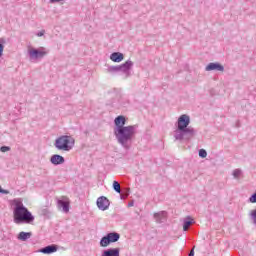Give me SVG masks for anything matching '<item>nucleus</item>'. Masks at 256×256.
I'll return each mask as SVG.
<instances>
[{"mask_svg": "<svg viewBox=\"0 0 256 256\" xmlns=\"http://www.w3.org/2000/svg\"><path fill=\"white\" fill-rule=\"evenodd\" d=\"M189 125H191V117L187 114H182L176 122L175 141H191L193 139L197 132L195 128Z\"/></svg>", "mask_w": 256, "mask_h": 256, "instance_id": "f257e3e1", "label": "nucleus"}, {"mask_svg": "<svg viewBox=\"0 0 256 256\" xmlns=\"http://www.w3.org/2000/svg\"><path fill=\"white\" fill-rule=\"evenodd\" d=\"M13 221L16 225H24L33 223L35 216L23 205V202L19 199L13 200Z\"/></svg>", "mask_w": 256, "mask_h": 256, "instance_id": "f03ea898", "label": "nucleus"}, {"mask_svg": "<svg viewBox=\"0 0 256 256\" xmlns=\"http://www.w3.org/2000/svg\"><path fill=\"white\" fill-rule=\"evenodd\" d=\"M137 133V125H129L126 128H121L120 130H114V135L119 143L124 149H131L133 139Z\"/></svg>", "mask_w": 256, "mask_h": 256, "instance_id": "7ed1b4c3", "label": "nucleus"}, {"mask_svg": "<svg viewBox=\"0 0 256 256\" xmlns=\"http://www.w3.org/2000/svg\"><path fill=\"white\" fill-rule=\"evenodd\" d=\"M131 69H133V61L127 60L125 63L120 65L108 66L106 71L107 73H110V75H116V73H123L125 75L124 79H128V77H131Z\"/></svg>", "mask_w": 256, "mask_h": 256, "instance_id": "20e7f679", "label": "nucleus"}, {"mask_svg": "<svg viewBox=\"0 0 256 256\" xmlns=\"http://www.w3.org/2000/svg\"><path fill=\"white\" fill-rule=\"evenodd\" d=\"M54 147L58 151H71L75 147V138L69 135L60 136L55 140Z\"/></svg>", "mask_w": 256, "mask_h": 256, "instance_id": "39448f33", "label": "nucleus"}, {"mask_svg": "<svg viewBox=\"0 0 256 256\" xmlns=\"http://www.w3.org/2000/svg\"><path fill=\"white\" fill-rule=\"evenodd\" d=\"M121 239V234L117 232L107 233L100 239V247H109L111 243H117Z\"/></svg>", "mask_w": 256, "mask_h": 256, "instance_id": "423d86ee", "label": "nucleus"}, {"mask_svg": "<svg viewBox=\"0 0 256 256\" xmlns=\"http://www.w3.org/2000/svg\"><path fill=\"white\" fill-rule=\"evenodd\" d=\"M49 54V50L45 47L40 48H31L28 50V55L30 58V61H33V59H43V57L47 56Z\"/></svg>", "mask_w": 256, "mask_h": 256, "instance_id": "0eeeda50", "label": "nucleus"}, {"mask_svg": "<svg viewBox=\"0 0 256 256\" xmlns=\"http://www.w3.org/2000/svg\"><path fill=\"white\" fill-rule=\"evenodd\" d=\"M127 117L120 115L114 119V131L127 128Z\"/></svg>", "mask_w": 256, "mask_h": 256, "instance_id": "6e6552de", "label": "nucleus"}, {"mask_svg": "<svg viewBox=\"0 0 256 256\" xmlns=\"http://www.w3.org/2000/svg\"><path fill=\"white\" fill-rule=\"evenodd\" d=\"M57 205L59 209H62L63 213H67L69 211L71 201L67 196H62L60 199L57 200Z\"/></svg>", "mask_w": 256, "mask_h": 256, "instance_id": "1a4fd4ad", "label": "nucleus"}, {"mask_svg": "<svg viewBox=\"0 0 256 256\" xmlns=\"http://www.w3.org/2000/svg\"><path fill=\"white\" fill-rule=\"evenodd\" d=\"M96 205L100 211H107V209H109V205H111V202L107 197L100 196L96 201Z\"/></svg>", "mask_w": 256, "mask_h": 256, "instance_id": "9d476101", "label": "nucleus"}, {"mask_svg": "<svg viewBox=\"0 0 256 256\" xmlns=\"http://www.w3.org/2000/svg\"><path fill=\"white\" fill-rule=\"evenodd\" d=\"M205 71H220L221 73H223V71H225V66H223L219 62H210L205 67Z\"/></svg>", "mask_w": 256, "mask_h": 256, "instance_id": "9b49d317", "label": "nucleus"}, {"mask_svg": "<svg viewBox=\"0 0 256 256\" xmlns=\"http://www.w3.org/2000/svg\"><path fill=\"white\" fill-rule=\"evenodd\" d=\"M59 247L55 244L48 245L39 250V253H43L44 255H51V253H57Z\"/></svg>", "mask_w": 256, "mask_h": 256, "instance_id": "f8f14e48", "label": "nucleus"}, {"mask_svg": "<svg viewBox=\"0 0 256 256\" xmlns=\"http://www.w3.org/2000/svg\"><path fill=\"white\" fill-rule=\"evenodd\" d=\"M50 163H52V165H63V163H65V157L59 155V154H54L51 156L50 158Z\"/></svg>", "mask_w": 256, "mask_h": 256, "instance_id": "ddd939ff", "label": "nucleus"}, {"mask_svg": "<svg viewBox=\"0 0 256 256\" xmlns=\"http://www.w3.org/2000/svg\"><path fill=\"white\" fill-rule=\"evenodd\" d=\"M120 253V248H108L106 250H103L101 256H120Z\"/></svg>", "mask_w": 256, "mask_h": 256, "instance_id": "4468645a", "label": "nucleus"}, {"mask_svg": "<svg viewBox=\"0 0 256 256\" xmlns=\"http://www.w3.org/2000/svg\"><path fill=\"white\" fill-rule=\"evenodd\" d=\"M154 219L156 223H165L167 221V212L161 211L154 214Z\"/></svg>", "mask_w": 256, "mask_h": 256, "instance_id": "2eb2a0df", "label": "nucleus"}, {"mask_svg": "<svg viewBox=\"0 0 256 256\" xmlns=\"http://www.w3.org/2000/svg\"><path fill=\"white\" fill-rule=\"evenodd\" d=\"M110 59L113 61V63H121V61L125 59V55L121 52H113L110 55Z\"/></svg>", "mask_w": 256, "mask_h": 256, "instance_id": "dca6fc26", "label": "nucleus"}, {"mask_svg": "<svg viewBox=\"0 0 256 256\" xmlns=\"http://www.w3.org/2000/svg\"><path fill=\"white\" fill-rule=\"evenodd\" d=\"M33 233L31 232H20L17 236V239L19 241H27L28 239H31Z\"/></svg>", "mask_w": 256, "mask_h": 256, "instance_id": "f3484780", "label": "nucleus"}, {"mask_svg": "<svg viewBox=\"0 0 256 256\" xmlns=\"http://www.w3.org/2000/svg\"><path fill=\"white\" fill-rule=\"evenodd\" d=\"M193 223V218H191V216L186 217L183 223V231H188L189 227H191Z\"/></svg>", "mask_w": 256, "mask_h": 256, "instance_id": "a211bd4d", "label": "nucleus"}, {"mask_svg": "<svg viewBox=\"0 0 256 256\" xmlns=\"http://www.w3.org/2000/svg\"><path fill=\"white\" fill-rule=\"evenodd\" d=\"M5 43H7V40H5V38H0V57H3V51L5 50Z\"/></svg>", "mask_w": 256, "mask_h": 256, "instance_id": "6ab92c4d", "label": "nucleus"}, {"mask_svg": "<svg viewBox=\"0 0 256 256\" xmlns=\"http://www.w3.org/2000/svg\"><path fill=\"white\" fill-rule=\"evenodd\" d=\"M112 187L116 193L121 194V184H119L117 181H114Z\"/></svg>", "mask_w": 256, "mask_h": 256, "instance_id": "aec40b11", "label": "nucleus"}, {"mask_svg": "<svg viewBox=\"0 0 256 256\" xmlns=\"http://www.w3.org/2000/svg\"><path fill=\"white\" fill-rule=\"evenodd\" d=\"M250 219L252 220V223L256 225V209L250 212Z\"/></svg>", "mask_w": 256, "mask_h": 256, "instance_id": "412c9836", "label": "nucleus"}, {"mask_svg": "<svg viewBox=\"0 0 256 256\" xmlns=\"http://www.w3.org/2000/svg\"><path fill=\"white\" fill-rule=\"evenodd\" d=\"M233 177H234V179H239V177H241V170L240 169H235L233 171Z\"/></svg>", "mask_w": 256, "mask_h": 256, "instance_id": "4be33fe9", "label": "nucleus"}, {"mask_svg": "<svg viewBox=\"0 0 256 256\" xmlns=\"http://www.w3.org/2000/svg\"><path fill=\"white\" fill-rule=\"evenodd\" d=\"M199 157H201V159H205V157H207V150L200 149L199 150Z\"/></svg>", "mask_w": 256, "mask_h": 256, "instance_id": "5701e85b", "label": "nucleus"}, {"mask_svg": "<svg viewBox=\"0 0 256 256\" xmlns=\"http://www.w3.org/2000/svg\"><path fill=\"white\" fill-rule=\"evenodd\" d=\"M1 153H7V151H11V147L9 146H1L0 147Z\"/></svg>", "mask_w": 256, "mask_h": 256, "instance_id": "b1692460", "label": "nucleus"}, {"mask_svg": "<svg viewBox=\"0 0 256 256\" xmlns=\"http://www.w3.org/2000/svg\"><path fill=\"white\" fill-rule=\"evenodd\" d=\"M249 203H256V192L253 193L248 199Z\"/></svg>", "mask_w": 256, "mask_h": 256, "instance_id": "393cba45", "label": "nucleus"}, {"mask_svg": "<svg viewBox=\"0 0 256 256\" xmlns=\"http://www.w3.org/2000/svg\"><path fill=\"white\" fill-rule=\"evenodd\" d=\"M42 215L48 217V215H51V211L48 208H44L42 209Z\"/></svg>", "mask_w": 256, "mask_h": 256, "instance_id": "a878e982", "label": "nucleus"}, {"mask_svg": "<svg viewBox=\"0 0 256 256\" xmlns=\"http://www.w3.org/2000/svg\"><path fill=\"white\" fill-rule=\"evenodd\" d=\"M127 197H129V190H126L122 195H120V199H127Z\"/></svg>", "mask_w": 256, "mask_h": 256, "instance_id": "bb28decb", "label": "nucleus"}, {"mask_svg": "<svg viewBox=\"0 0 256 256\" xmlns=\"http://www.w3.org/2000/svg\"><path fill=\"white\" fill-rule=\"evenodd\" d=\"M0 193H1L2 195H9V190L3 189V188L1 187V185H0Z\"/></svg>", "mask_w": 256, "mask_h": 256, "instance_id": "cd10ccee", "label": "nucleus"}, {"mask_svg": "<svg viewBox=\"0 0 256 256\" xmlns=\"http://www.w3.org/2000/svg\"><path fill=\"white\" fill-rule=\"evenodd\" d=\"M36 35H37V37H43V35H45V30H41Z\"/></svg>", "mask_w": 256, "mask_h": 256, "instance_id": "c85d7f7f", "label": "nucleus"}, {"mask_svg": "<svg viewBox=\"0 0 256 256\" xmlns=\"http://www.w3.org/2000/svg\"><path fill=\"white\" fill-rule=\"evenodd\" d=\"M63 0H49L50 3H61Z\"/></svg>", "mask_w": 256, "mask_h": 256, "instance_id": "c756f323", "label": "nucleus"}, {"mask_svg": "<svg viewBox=\"0 0 256 256\" xmlns=\"http://www.w3.org/2000/svg\"><path fill=\"white\" fill-rule=\"evenodd\" d=\"M188 256H195V250L192 249V250L190 251V253L188 254Z\"/></svg>", "mask_w": 256, "mask_h": 256, "instance_id": "7c9ffc66", "label": "nucleus"}, {"mask_svg": "<svg viewBox=\"0 0 256 256\" xmlns=\"http://www.w3.org/2000/svg\"><path fill=\"white\" fill-rule=\"evenodd\" d=\"M133 205H134L133 201L128 203V207H133Z\"/></svg>", "mask_w": 256, "mask_h": 256, "instance_id": "2f4dec72", "label": "nucleus"}, {"mask_svg": "<svg viewBox=\"0 0 256 256\" xmlns=\"http://www.w3.org/2000/svg\"><path fill=\"white\" fill-rule=\"evenodd\" d=\"M0 63H1V60H0Z\"/></svg>", "mask_w": 256, "mask_h": 256, "instance_id": "473e14b6", "label": "nucleus"}]
</instances>
